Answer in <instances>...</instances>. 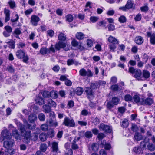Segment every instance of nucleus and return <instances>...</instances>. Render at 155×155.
<instances>
[{"label": "nucleus", "mask_w": 155, "mask_h": 155, "mask_svg": "<svg viewBox=\"0 0 155 155\" xmlns=\"http://www.w3.org/2000/svg\"><path fill=\"white\" fill-rule=\"evenodd\" d=\"M129 72L134 74V77L137 80L139 81L143 80V78L142 76V72L141 70L131 67L129 69Z\"/></svg>", "instance_id": "f257e3e1"}, {"label": "nucleus", "mask_w": 155, "mask_h": 155, "mask_svg": "<svg viewBox=\"0 0 155 155\" xmlns=\"http://www.w3.org/2000/svg\"><path fill=\"white\" fill-rule=\"evenodd\" d=\"M55 49L58 50H60L61 48H63L64 50L67 51L69 49L70 45L63 41H59L55 45Z\"/></svg>", "instance_id": "f03ea898"}, {"label": "nucleus", "mask_w": 155, "mask_h": 155, "mask_svg": "<svg viewBox=\"0 0 155 155\" xmlns=\"http://www.w3.org/2000/svg\"><path fill=\"white\" fill-rule=\"evenodd\" d=\"M16 55L19 59L23 58V61L25 63H27L29 59L27 55L23 51L21 50H17L16 53Z\"/></svg>", "instance_id": "7ed1b4c3"}, {"label": "nucleus", "mask_w": 155, "mask_h": 155, "mask_svg": "<svg viewBox=\"0 0 155 155\" xmlns=\"http://www.w3.org/2000/svg\"><path fill=\"white\" fill-rule=\"evenodd\" d=\"M62 125L67 127H74L75 126V124L73 119L65 117L63 120Z\"/></svg>", "instance_id": "20e7f679"}, {"label": "nucleus", "mask_w": 155, "mask_h": 155, "mask_svg": "<svg viewBox=\"0 0 155 155\" xmlns=\"http://www.w3.org/2000/svg\"><path fill=\"white\" fill-rule=\"evenodd\" d=\"M12 135L10 132L7 129H4L2 132V137L0 138V141H3L5 139L9 140L11 139Z\"/></svg>", "instance_id": "39448f33"}, {"label": "nucleus", "mask_w": 155, "mask_h": 155, "mask_svg": "<svg viewBox=\"0 0 155 155\" xmlns=\"http://www.w3.org/2000/svg\"><path fill=\"white\" fill-rule=\"evenodd\" d=\"M79 72L80 75L83 77H92L93 75V73L88 69L87 71L84 68H82L80 70Z\"/></svg>", "instance_id": "423d86ee"}, {"label": "nucleus", "mask_w": 155, "mask_h": 155, "mask_svg": "<svg viewBox=\"0 0 155 155\" xmlns=\"http://www.w3.org/2000/svg\"><path fill=\"white\" fill-rule=\"evenodd\" d=\"M153 102V98L151 97H147L145 99H142V101H140V104L150 106Z\"/></svg>", "instance_id": "0eeeda50"}, {"label": "nucleus", "mask_w": 155, "mask_h": 155, "mask_svg": "<svg viewBox=\"0 0 155 155\" xmlns=\"http://www.w3.org/2000/svg\"><path fill=\"white\" fill-rule=\"evenodd\" d=\"M40 20V18L38 16L32 15L31 17L30 23L33 26H36Z\"/></svg>", "instance_id": "6e6552de"}, {"label": "nucleus", "mask_w": 155, "mask_h": 155, "mask_svg": "<svg viewBox=\"0 0 155 155\" xmlns=\"http://www.w3.org/2000/svg\"><path fill=\"white\" fill-rule=\"evenodd\" d=\"M147 36L150 38V42L153 45H155V33L151 31L147 32Z\"/></svg>", "instance_id": "1a4fd4ad"}, {"label": "nucleus", "mask_w": 155, "mask_h": 155, "mask_svg": "<svg viewBox=\"0 0 155 155\" xmlns=\"http://www.w3.org/2000/svg\"><path fill=\"white\" fill-rule=\"evenodd\" d=\"M99 128L102 131H104L105 132L108 133H111L112 130L110 127L104 124H101L99 126Z\"/></svg>", "instance_id": "9d476101"}, {"label": "nucleus", "mask_w": 155, "mask_h": 155, "mask_svg": "<svg viewBox=\"0 0 155 155\" xmlns=\"http://www.w3.org/2000/svg\"><path fill=\"white\" fill-rule=\"evenodd\" d=\"M31 132L28 131L25 132L24 136V140L27 143H28L32 139V136H31Z\"/></svg>", "instance_id": "9b49d317"}, {"label": "nucleus", "mask_w": 155, "mask_h": 155, "mask_svg": "<svg viewBox=\"0 0 155 155\" xmlns=\"http://www.w3.org/2000/svg\"><path fill=\"white\" fill-rule=\"evenodd\" d=\"M14 121L17 124V126L18 127L19 129L21 131V133H24L25 131V126L24 125H22L21 123H20L16 119H14Z\"/></svg>", "instance_id": "f8f14e48"}, {"label": "nucleus", "mask_w": 155, "mask_h": 155, "mask_svg": "<svg viewBox=\"0 0 155 155\" xmlns=\"http://www.w3.org/2000/svg\"><path fill=\"white\" fill-rule=\"evenodd\" d=\"M12 137L13 136L16 140H20L21 136L16 129L12 130Z\"/></svg>", "instance_id": "ddd939ff"}, {"label": "nucleus", "mask_w": 155, "mask_h": 155, "mask_svg": "<svg viewBox=\"0 0 155 155\" xmlns=\"http://www.w3.org/2000/svg\"><path fill=\"white\" fill-rule=\"evenodd\" d=\"M47 123L51 127H56L58 125V123L56 120H52L51 119H50L48 120L47 121Z\"/></svg>", "instance_id": "4468645a"}, {"label": "nucleus", "mask_w": 155, "mask_h": 155, "mask_svg": "<svg viewBox=\"0 0 155 155\" xmlns=\"http://www.w3.org/2000/svg\"><path fill=\"white\" fill-rule=\"evenodd\" d=\"M80 138V137H75L74 140H73L72 143L71 147L73 149L75 150L78 149L79 147L78 144H76V142L79 140Z\"/></svg>", "instance_id": "2eb2a0df"}, {"label": "nucleus", "mask_w": 155, "mask_h": 155, "mask_svg": "<svg viewBox=\"0 0 155 155\" xmlns=\"http://www.w3.org/2000/svg\"><path fill=\"white\" fill-rule=\"evenodd\" d=\"M52 152H54L55 155L58 153V143L57 142H54L52 143Z\"/></svg>", "instance_id": "dca6fc26"}, {"label": "nucleus", "mask_w": 155, "mask_h": 155, "mask_svg": "<svg viewBox=\"0 0 155 155\" xmlns=\"http://www.w3.org/2000/svg\"><path fill=\"white\" fill-rule=\"evenodd\" d=\"M120 59L122 63L120 61H119L118 66L119 67L124 68V63L126 61V58L124 56L121 55L120 56Z\"/></svg>", "instance_id": "f3484780"}, {"label": "nucleus", "mask_w": 155, "mask_h": 155, "mask_svg": "<svg viewBox=\"0 0 155 155\" xmlns=\"http://www.w3.org/2000/svg\"><path fill=\"white\" fill-rule=\"evenodd\" d=\"M13 144V140H9L8 141H5L3 143L4 147L7 149H8L12 147Z\"/></svg>", "instance_id": "a211bd4d"}, {"label": "nucleus", "mask_w": 155, "mask_h": 155, "mask_svg": "<svg viewBox=\"0 0 155 155\" xmlns=\"http://www.w3.org/2000/svg\"><path fill=\"white\" fill-rule=\"evenodd\" d=\"M110 88L113 91L116 92L120 91L123 89L122 87H119L117 84H115L111 85Z\"/></svg>", "instance_id": "6ab92c4d"}, {"label": "nucleus", "mask_w": 155, "mask_h": 155, "mask_svg": "<svg viewBox=\"0 0 155 155\" xmlns=\"http://www.w3.org/2000/svg\"><path fill=\"white\" fill-rule=\"evenodd\" d=\"M108 41L112 44H117L119 43V41L116 38L111 35L109 36Z\"/></svg>", "instance_id": "aec40b11"}, {"label": "nucleus", "mask_w": 155, "mask_h": 155, "mask_svg": "<svg viewBox=\"0 0 155 155\" xmlns=\"http://www.w3.org/2000/svg\"><path fill=\"white\" fill-rule=\"evenodd\" d=\"M143 38L141 36H136L135 38V42L138 45H141L143 42Z\"/></svg>", "instance_id": "412c9836"}, {"label": "nucleus", "mask_w": 155, "mask_h": 155, "mask_svg": "<svg viewBox=\"0 0 155 155\" xmlns=\"http://www.w3.org/2000/svg\"><path fill=\"white\" fill-rule=\"evenodd\" d=\"M4 13L5 16V22H7L10 20V11L9 10L5 9L4 10Z\"/></svg>", "instance_id": "4be33fe9"}, {"label": "nucleus", "mask_w": 155, "mask_h": 155, "mask_svg": "<svg viewBox=\"0 0 155 155\" xmlns=\"http://www.w3.org/2000/svg\"><path fill=\"white\" fill-rule=\"evenodd\" d=\"M43 111L45 113H48L51 112V107L47 104H45L43 106Z\"/></svg>", "instance_id": "5701e85b"}, {"label": "nucleus", "mask_w": 155, "mask_h": 155, "mask_svg": "<svg viewBox=\"0 0 155 155\" xmlns=\"http://www.w3.org/2000/svg\"><path fill=\"white\" fill-rule=\"evenodd\" d=\"M37 104L39 105H42L45 103V101L42 97H37L35 100Z\"/></svg>", "instance_id": "b1692460"}, {"label": "nucleus", "mask_w": 155, "mask_h": 155, "mask_svg": "<svg viewBox=\"0 0 155 155\" xmlns=\"http://www.w3.org/2000/svg\"><path fill=\"white\" fill-rule=\"evenodd\" d=\"M58 40L61 41H64L66 39V36L62 32H59L58 36Z\"/></svg>", "instance_id": "393cba45"}, {"label": "nucleus", "mask_w": 155, "mask_h": 155, "mask_svg": "<svg viewBox=\"0 0 155 155\" xmlns=\"http://www.w3.org/2000/svg\"><path fill=\"white\" fill-rule=\"evenodd\" d=\"M85 91L88 97H91L93 96V93L91 88L87 87L85 88Z\"/></svg>", "instance_id": "a878e982"}, {"label": "nucleus", "mask_w": 155, "mask_h": 155, "mask_svg": "<svg viewBox=\"0 0 155 155\" xmlns=\"http://www.w3.org/2000/svg\"><path fill=\"white\" fill-rule=\"evenodd\" d=\"M142 136L141 134L138 132L135 133L134 137V140H136L137 141H139L142 139Z\"/></svg>", "instance_id": "bb28decb"}, {"label": "nucleus", "mask_w": 155, "mask_h": 155, "mask_svg": "<svg viewBox=\"0 0 155 155\" xmlns=\"http://www.w3.org/2000/svg\"><path fill=\"white\" fill-rule=\"evenodd\" d=\"M58 92L56 91H52L50 92V97L51 98L56 99L58 97Z\"/></svg>", "instance_id": "cd10ccee"}, {"label": "nucleus", "mask_w": 155, "mask_h": 155, "mask_svg": "<svg viewBox=\"0 0 155 155\" xmlns=\"http://www.w3.org/2000/svg\"><path fill=\"white\" fill-rule=\"evenodd\" d=\"M143 77L145 79H147L149 78L150 76V72L147 70H143ZM144 79H143V80Z\"/></svg>", "instance_id": "c85d7f7f"}, {"label": "nucleus", "mask_w": 155, "mask_h": 155, "mask_svg": "<svg viewBox=\"0 0 155 155\" xmlns=\"http://www.w3.org/2000/svg\"><path fill=\"white\" fill-rule=\"evenodd\" d=\"M37 118V116L34 114H31L28 117V120L31 123L36 120Z\"/></svg>", "instance_id": "c756f323"}, {"label": "nucleus", "mask_w": 155, "mask_h": 155, "mask_svg": "<svg viewBox=\"0 0 155 155\" xmlns=\"http://www.w3.org/2000/svg\"><path fill=\"white\" fill-rule=\"evenodd\" d=\"M133 1L131 0H128L125 5L128 9L132 8L133 6Z\"/></svg>", "instance_id": "7c9ffc66"}, {"label": "nucleus", "mask_w": 155, "mask_h": 155, "mask_svg": "<svg viewBox=\"0 0 155 155\" xmlns=\"http://www.w3.org/2000/svg\"><path fill=\"white\" fill-rule=\"evenodd\" d=\"M76 37L78 39L82 40L84 38V35L81 32H79L76 33Z\"/></svg>", "instance_id": "2f4dec72"}, {"label": "nucleus", "mask_w": 155, "mask_h": 155, "mask_svg": "<svg viewBox=\"0 0 155 155\" xmlns=\"http://www.w3.org/2000/svg\"><path fill=\"white\" fill-rule=\"evenodd\" d=\"M40 53L42 55H45L46 54L48 53V52H49V50L48 48H41L40 50Z\"/></svg>", "instance_id": "473e14b6"}, {"label": "nucleus", "mask_w": 155, "mask_h": 155, "mask_svg": "<svg viewBox=\"0 0 155 155\" xmlns=\"http://www.w3.org/2000/svg\"><path fill=\"white\" fill-rule=\"evenodd\" d=\"M147 147L148 149L151 151H153L155 150V145L152 143H149Z\"/></svg>", "instance_id": "72a5a7b5"}, {"label": "nucleus", "mask_w": 155, "mask_h": 155, "mask_svg": "<svg viewBox=\"0 0 155 155\" xmlns=\"http://www.w3.org/2000/svg\"><path fill=\"white\" fill-rule=\"evenodd\" d=\"M133 100L134 102L136 103H139L140 104V101H142V99H140L139 96L138 95H135L133 97Z\"/></svg>", "instance_id": "f704fd0d"}, {"label": "nucleus", "mask_w": 155, "mask_h": 155, "mask_svg": "<svg viewBox=\"0 0 155 155\" xmlns=\"http://www.w3.org/2000/svg\"><path fill=\"white\" fill-rule=\"evenodd\" d=\"M121 126L123 128H126L128 125V122L126 119H124L120 123Z\"/></svg>", "instance_id": "c9c22d12"}, {"label": "nucleus", "mask_w": 155, "mask_h": 155, "mask_svg": "<svg viewBox=\"0 0 155 155\" xmlns=\"http://www.w3.org/2000/svg\"><path fill=\"white\" fill-rule=\"evenodd\" d=\"M133 150L136 153L138 154L140 153L141 152V148L139 146L134 147L133 148Z\"/></svg>", "instance_id": "e433bc0d"}, {"label": "nucleus", "mask_w": 155, "mask_h": 155, "mask_svg": "<svg viewBox=\"0 0 155 155\" xmlns=\"http://www.w3.org/2000/svg\"><path fill=\"white\" fill-rule=\"evenodd\" d=\"M39 137L41 140L44 141L46 140L47 136L45 134L42 133L40 134Z\"/></svg>", "instance_id": "4c0bfd02"}, {"label": "nucleus", "mask_w": 155, "mask_h": 155, "mask_svg": "<svg viewBox=\"0 0 155 155\" xmlns=\"http://www.w3.org/2000/svg\"><path fill=\"white\" fill-rule=\"evenodd\" d=\"M6 70L10 73H14L15 71V69L13 67L12 65L8 66L7 67Z\"/></svg>", "instance_id": "58836bf2"}, {"label": "nucleus", "mask_w": 155, "mask_h": 155, "mask_svg": "<svg viewBox=\"0 0 155 155\" xmlns=\"http://www.w3.org/2000/svg\"><path fill=\"white\" fill-rule=\"evenodd\" d=\"M83 91L82 88L78 87L76 89V93L78 95H81Z\"/></svg>", "instance_id": "ea45409f"}, {"label": "nucleus", "mask_w": 155, "mask_h": 155, "mask_svg": "<svg viewBox=\"0 0 155 155\" xmlns=\"http://www.w3.org/2000/svg\"><path fill=\"white\" fill-rule=\"evenodd\" d=\"M115 44H110L109 45V48L110 49V51L114 52V50L116 48V46H115Z\"/></svg>", "instance_id": "a19ab883"}, {"label": "nucleus", "mask_w": 155, "mask_h": 155, "mask_svg": "<svg viewBox=\"0 0 155 155\" xmlns=\"http://www.w3.org/2000/svg\"><path fill=\"white\" fill-rule=\"evenodd\" d=\"M42 94L44 97L49 98L51 96L50 95V92L48 91H44L42 92Z\"/></svg>", "instance_id": "79ce46f5"}, {"label": "nucleus", "mask_w": 155, "mask_h": 155, "mask_svg": "<svg viewBox=\"0 0 155 155\" xmlns=\"http://www.w3.org/2000/svg\"><path fill=\"white\" fill-rule=\"evenodd\" d=\"M119 101L117 97H114L112 98V102L114 105H116L118 104Z\"/></svg>", "instance_id": "37998d69"}, {"label": "nucleus", "mask_w": 155, "mask_h": 155, "mask_svg": "<svg viewBox=\"0 0 155 155\" xmlns=\"http://www.w3.org/2000/svg\"><path fill=\"white\" fill-rule=\"evenodd\" d=\"M38 117L39 119L41 121H43L45 120V116L42 113L39 114L38 115Z\"/></svg>", "instance_id": "c03bdc74"}, {"label": "nucleus", "mask_w": 155, "mask_h": 155, "mask_svg": "<svg viewBox=\"0 0 155 155\" xmlns=\"http://www.w3.org/2000/svg\"><path fill=\"white\" fill-rule=\"evenodd\" d=\"M81 114L84 116H86L87 115H90L91 113L86 109L83 110L81 113Z\"/></svg>", "instance_id": "a18cd8bd"}, {"label": "nucleus", "mask_w": 155, "mask_h": 155, "mask_svg": "<svg viewBox=\"0 0 155 155\" xmlns=\"http://www.w3.org/2000/svg\"><path fill=\"white\" fill-rule=\"evenodd\" d=\"M66 21L68 22H71L72 21L73 19V17L71 15H67L66 16Z\"/></svg>", "instance_id": "49530a36"}, {"label": "nucleus", "mask_w": 155, "mask_h": 155, "mask_svg": "<svg viewBox=\"0 0 155 155\" xmlns=\"http://www.w3.org/2000/svg\"><path fill=\"white\" fill-rule=\"evenodd\" d=\"M142 18V16L139 13L137 14L134 18V19L135 21H140Z\"/></svg>", "instance_id": "de8ad7c7"}, {"label": "nucleus", "mask_w": 155, "mask_h": 155, "mask_svg": "<svg viewBox=\"0 0 155 155\" xmlns=\"http://www.w3.org/2000/svg\"><path fill=\"white\" fill-rule=\"evenodd\" d=\"M58 93L62 97L65 98L66 95V92L64 90H60L58 92Z\"/></svg>", "instance_id": "09e8293b"}, {"label": "nucleus", "mask_w": 155, "mask_h": 155, "mask_svg": "<svg viewBox=\"0 0 155 155\" xmlns=\"http://www.w3.org/2000/svg\"><path fill=\"white\" fill-rule=\"evenodd\" d=\"M47 148V145L43 143L41 145L40 149L43 152L45 151Z\"/></svg>", "instance_id": "8fccbe9b"}, {"label": "nucleus", "mask_w": 155, "mask_h": 155, "mask_svg": "<svg viewBox=\"0 0 155 155\" xmlns=\"http://www.w3.org/2000/svg\"><path fill=\"white\" fill-rule=\"evenodd\" d=\"M91 148L94 151H96L98 150V146L97 144L93 143L91 145Z\"/></svg>", "instance_id": "3c124183"}, {"label": "nucleus", "mask_w": 155, "mask_h": 155, "mask_svg": "<svg viewBox=\"0 0 155 155\" xmlns=\"http://www.w3.org/2000/svg\"><path fill=\"white\" fill-rule=\"evenodd\" d=\"M54 33L52 30H49L47 31V36L52 37L54 35Z\"/></svg>", "instance_id": "603ef678"}, {"label": "nucleus", "mask_w": 155, "mask_h": 155, "mask_svg": "<svg viewBox=\"0 0 155 155\" xmlns=\"http://www.w3.org/2000/svg\"><path fill=\"white\" fill-rule=\"evenodd\" d=\"M99 18L96 16H91L90 18V21L92 23H95L98 21Z\"/></svg>", "instance_id": "864d4df0"}, {"label": "nucleus", "mask_w": 155, "mask_h": 155, "mask_svg": "<svg viewBox=\"0 0 155 155\" xmlns=\"http://www.w3.org/2000/svg\"><path fill=\"white\" fill-rule=\"evenodd\" d=\"M84 135L87 138H90L92 137V134L91 131H87L85 133Z\"/></svg>", "instance_id": "5fc2aeb1"}, {"label": "nucleus", "mask_w": 155, "mask_h": 155, "mask_svg": "<svg viewBox=\"0 0 155 155\" xmlns=\"http://www.w3.org/2000/svg\"><path fill=\"white\" fill-rule=\"evenodd\" d=\"M4 29L5 30V31H7V32H9L10 33L12 32V28L10 26L7 25L5 26Z\"/></svg>", "instance_id": "6e6d98bb"}, {"label": "nucleus", "mask_w": 155, "mask_h": 155, "mask_svg": "<svg viewBox=\"0 0 155 155\" xmlns=\"http://www.w3.org/2000/svg\"><path fill=\"white\" fill-rule=\"evenodd\" d=\"M8 4L11 8H13L15 7V1H9Z\"/></svg>", "instance_id": "4d7b16f0"}, {"label": "nucleus", "mask_w": 155, "mask_h": 155, "mask_svg": "<svg viewBox=\"0 0 155 155\" xmlns=\"http://www.w3.org/2000/svg\"><path fill=\"white\" fill-rule=\"evenodd\" d=\"M117 82V78L115 76H113L111 77L110 79V84H112L113 83H116Z\"/></svg>", "instance_id": "13d9d810"}, {"label": "nucleus", "mask_w": 155, "mask_h": 155, "mask_svg": "<svg viewBox=\"0 0 155 155\" xmlns=\"http://www.w3.org/2000/svg\"><path fill=\"white\" fill-rule=\"evenodd\" d=\"M48 125L45 124H42L41 126V129L44 131L47 130H48Z\"/></svg>", "instance_id": "bf43d9fd"}, {"label": "nucleus", "mask_w": 155, "mask_h": 155, "mask_svg": "<svg viewBox=\"0 0 155 155\" xmlns=\"http://www.w3.org/2000/svg\"><path fill=\"white\" fill-rule=\"evenodd\" d=\"M93 42L91 40L88 39L87 41V45L88 47H91L93 45Z\"/></svg>", "instance_id": "052dcab7"}, {"label": "nucleus", "mask_w": 155, "mask_h": 155, "mask_svg": "<svg viewBox=\"0 0 155 155\" xmlns=\"http://www.w3.org/2000/svg\"><path fill=\"white\" fill-rule=\"evenodd\" d=\"M74 105V102L72 100H70L68 101L67 105V107L70 108L73 107Z\"/></svg>", "instance_id": "680f3d73"}, {"label": "nucleus", "mask_w": 155, "mask_h": 155, "mask_svg": "<svg viewBox=\"0 0 155 155\" xmlns=\"http://www.w3.org/2000/svg\"><path fill=\"white\" fill-rule=\"evenodd\" d=\"M119 21L120 22L122 23H123L126 21V18L125 16H122L119 18Z\"/></svg>", "instance_id": "e2e57ef3"}, {"label": "nucleus", "mask_w": 155, "mask_h": 155, "mask_svg": "<svg viewBox=\"0 0 155 155\" xmlns=\"http://www.w3.org/2000/svg\"><path fill=\"white\" fill-rule=\"evenodd\" d=\"M149 58V57L146 54H144L143 55V60L145 63L147 62L148 59Z\"/></svg>", "instance_id": "0e129e2a"}, {"label": "nucleus", "mask_w": 155, "mask_h": 155, "mask_svg": "<svg viewBox=\"0 0 155 155\" xmlns=\"http://www.w3.org/2000/svg\"><path fill=\"white\" fill-rule=\"evenodd\" d=\"M101 70V73L103 77L104 76H107V73L106 72L105 69L103 67L100 68Z\"/></svg>", "instance_id": "69168bd1"}, {"label": "nucleus", "mask_w": 155, "mask_h": 155, "mask_svg": "<svg viewBox=\"0 0 155 155\" xmlns=\"http://www.w3.org/2000/svg\"><path fill=\"white\" fill-rule=\"evenodd\" d=\"M125 100L126 101H130L132 99V97L129 94L126 95L124 97Z\"/></svg>", "instance_id": "338daca9"}, {"label": "nucleus", "mask_w": 155, "mask_h": 155, "mask_svg": "<svg viewBox=\"0 0 155 155\" xmlns=\"http://www.w3.org/2000/svg\"><path fill=\"white\" fill-rule=\"evenodd\" d=\"M33 11V10L32 8H29L25 11L24 13L27 16L30 14Z\"/></svg>", "instance_id": "774afa93"}]
</instances>
